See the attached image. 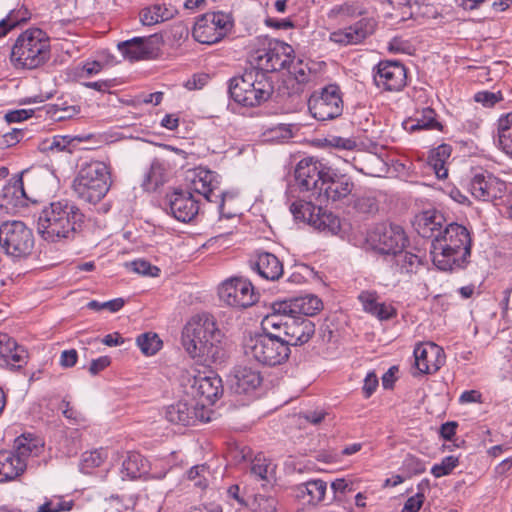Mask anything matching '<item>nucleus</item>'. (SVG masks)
<instances>
[{"mask_svg":"<svg viewBox=\"0 0 512 512\" xmlns=\"http://www.w3.org/2000/svg\"><path fill=\"white\" fill-rule=\"evenodd\" d=\"M250 266L265 280L276 281L283 275L282 262L276 255L269 252L259 253L255 260L250 261Z\"/></svg>","mask_w":512,"mask_h":512,"instance_id":"29","label":"nucleus"},{"mask_svg":"<svg viewBox=\"0 0 512 512\" xmlns=\"http://www.w3.org/2000/svg\"><path fill=\"white\" fill-rule=\"evenodd\" d=\"M168 205L171 215L181 222H189L199 212V203L191 192L175 190L168 195Z\"/></svg>","mask_w":512,"mask_h":512,"instance_id":"24","label":"nucleus"},{"mask_svg":"<svg viewBox=\"0 0 512 512\" xmlns=\"http://www.w3.org/2000/svg\"><path fill=\"white\" fill-rule=\"evenodd\" d=\"M323 308V303L319 297L313 294H306L281 301L278 309L282 312H291L292 315L314 316Z\"/></svg>","mask_w":512,"mask_h":512,"instance_id":"27","label":"nucleus"},{"mask_svg":"<svg viewBox=\"0 0 512 512\" xmlns=\"http://www.w3.org/2000/svg\"><path fill=\"white\" fill-rule=\"evenodd\" d=\"M71 139L69 136H54L50 141L46 142V146L44 147L45 150L49 151H64L68 147V145L71 143Z\"/></svg>","mask_w":512,"mask_h":512,"instance_id":"58","label":"nucleus"},{"mask_svg":"<svg viewBox=\"0 0 512 512\" xmlns=\"http://www.w3.org/2000/svg\"><path fill=\"white\" fill-rule=\"evenodd\" d=\"M408 123H411L409 130H442V124L437 120L435 111L430 107H425L417 111L415 117Z\"/></svg>","mask_w":512,"mask_h":512,"instance_id":"36","label":"nucleus"},{"mask_svg":"<svg viewBox=\"0 0 512 512\" xmlns=\"http://www.w3.org/2000/svg\"><path fill=\"white\" fill-rule=\"evenodd\" d=\"M223 392L222 380L214 375H197L191 384V394L198 398V406L213 404Z\"/></svg>","mask_w":512,"mask_h":512,"instance_id":"22","label":"nucleus"},{"mask_svg":"<svg viewBox=\"0 0 512 512\" xmlns=\"http://www.w3.org/2000/svg\"><path fill=\"white\" fill-rule=\"evenodd\" d=\"M231 98L247 107L260 105L270 98L273 86L264 73L251 71L230 81Z\"/></svg>","mask_w":512,"mask_h":512,"instance_id":"8","label":"nucleus"},{"mask_svg":"<svg viewBox=\"0 0 512 512\" xmlns=\"http://www.w3.org/2000/svg\"><path fill=\"white\" fill-rule=\"evenodd\" d=\"M9 348H10V353H7V355H4L2 357V359L12 369L22 368L27 363L28 352L26 351V349L24 347L17 345V343L15 341H14V347H9Z\"/></svg>","mask_w":512,"mask_h":512,"instance_id":"47","label":"nucleus"},{"mask_svg":"<svg viewBox=\"0 0 512 512\" xmlns=\"http://www.w3.org/2000/svg\"><path fill=\"white\" fill-rule=\"evenodd\" d=\"M327 484L323 480L314 479L295 487V497L307 504H318L324 500Z\"/></svg>","mask_w":512,"mask_h":512,"instance_id":"32","label":"nucleus"},{"mask_svg":"<svg viewBox=\"0 0 512 512\" xmlns=\"http://www.w3.org/2000/svg\"><path fill=\"white\" fill-rule=\"evenodd\" d=\"M424 499L425 496L422 492L409 497L405 502L401 512H418L423 505Z\"/></svg>","mask_w":512,"mask_h":512,"instance_id":"59","label":"nucleus"},{"mask_svg":"<svg viewBox=\"0 0 512 512\" xmlns=\"http://www.w3.org/2000/svg\"><path fill=\"white\" fill-rule=\"evenodd\" d=\"M498 139L501 149L512 156V113L499 118Z\"/></svg>","mask_w":512,"mask_h":512,"instance_id":"41","label":"nucleus"},{"mask_svg":"<svg viewBox=\"0 0 512 512\" xmlns=\"http://www.w3.org/2000/svg\"><path fill=\"white\" fill-rule=\"evenodd\" d=\"M220 299L235 308H247L257 301V294L252 283L242 277L225 280L218 289Z\"/></svg>","mask_w":512,"mask_h":512,"instance_id":"15","label":"nucleus"},{"mask_svg":"<svg viewBox=\"0 0 512 512\" xmlns=\"http://www.w3.org/2000/svg\"><path fill=\"white\" fill-rule=\"evenodd\" d=\"M209 475L210 471L206 465L193 466L186 473L187 479L193 482V485L201 490L208 486Z\"/></svg>","mask_w":512,"mask_h":512,"instance_id":"48","label":"nucleus"},{"mask_svg":"<svg viewBox=\"0 0 512 512\" xmlns=\"http://www.w3.org/2000/svg\"><path fill=\"white\" fill-rule=\"evenodd\" d=\"M148 461L138 452H129L122 463L123 477L135 479L148 472Z\"/></svg>","mask_w":512,"mask_h":512,"instance_id":"35","label":"nucleus"},{"mask_svg":"<svg viewBox=\"0 0 512 512\" xmlns=\"http://www.w3.org/2000/svg\"><path fill=\"white\" fill-rule=\"evenodd\" d=\"M328 146L338 149L352 151L356 148L357 144L353 138H345L340 136H330L326 139Z\"/></svg>","mask_w":512,"mask_h":512,"instance_id":"56","label":"nucleus"},{"mask_svg":"<svg viewBox=\"0 0 512 512\" xmlns=\"http://www.w3.org/2000/svg\"><path fill=\"white\" fill-rule=\"evenodd\" d=\"M43 444L30 434L15 439L14 451H0V482H8L19 477L26 469L27 459L39 455Z\"/></svg>","mask_w":512,"mask_h":512,"instance_id":"7","label":"nucleus"},{"mask_svg":"<svg viewBox=\"0 0 512 512\" xmlns=\"http://www.w3.org/2000/svg\"><path fill=\"white\" fill-rule=\"evenodd\" d=\"M372 316L380 321L389 320L396 316V309L391 304L381 302Z\"/></svg>","mask_w":512,"mask_h":512,"instance_id":"60","label":"nucleus"},{"mask_svg":"<svg viewBox=\"0 0 512 512\" xmlns=\"http://www.w3.org/2000/svg\"><path fill=\"white\" fill-rule=\"evenodd\" d=\"M0 247L11 257H26L34 247L33 233L22 221H5L0 225Z\"/></svg>","mask_w":512,"mask_h":512,"instance_id":"9","label":"nucleus"},{"mask_svg":"<svg viewBox=\"0 0 512 512\" xmlns=\"http://www.w3.org/2000/svg\"><path fill=\"white\" fill-rule=\"evenodd\" d=\"M245 357L264 366L281 365L289 357L290 349L279 339L276 333L250 335L244 338Z\"/></svg>","mask_w":512,"mask_h":512,"instance_id":"6","label":"nucleus"},{"mask_svg":"<svg viewBox=\"0 0 512 512\" xmlns=\"http://www.w3.org/2000/svg\"><path fill=\"white\" fill-rule=\"evenodd\" d=\"M262 381L263 378L260 371L247 365L234 367L229 378L231 389L238 394L256 390Z\"/></svg>","mask_w":512,"mask_h":512,"instance_id":"25","label":"nucleus"},{"mask_svg":"<svg viewBox=\"0 0 512 512\" xmlns=\"http://www.w3.org/2000/svg\"><path fill=\"white\" fill-rule=\"evenodd\" d=\"M110 183L108 165L102 161H91L81 167L72 188L79 199L97 203L109 191Z\"/></svg>","mask_w":512,"mask_h":512,"instance_id":"5","label":"nucleus"},{"mask_svg":"<svg viewBox=\"0 0 512 512\" xmlns=\"http://www.w3.org/2000/svg\"><path fill=\"white\" fill-rule=\"evenodd\" d=\"M186 180L188 192L203 196L208 202L218 205L221 211L224 206V191L220 188V177L216 172L198 167L189 171Z\"/></svg>","mask_w":512,"mask_h":512,"instance_id":"12","label":"nucleus"},{"mask_svg":"<svg viewBox=\"0 0 512 512\" xmlns=\"http://www.w3.org/2000/svg\"><path fill=\"white\" fill-rule=\"evenodd\" d=\"M280 305L281 302L274 303L272 313L265 316L262 320V328L267 331V333H282L286 322H288V319L292 316L291 312L280 311L281 309H278Z\"/></svg>","mask_w":512,"mask_h":512,"instance_id":"37","label":"nucleus"},{"mask_svg":"<svg viewBox=\"0 0 512 512\" xmlns=\"http://www.w3.org/2000/svg\"><path fill=\"white\" fill-rule=\"evenodd\" d=\"M471 250V238L466 227L450 223L445 226L440 238L431 242L430 254L433 264L442 271L462 268L467 263Z\"/></svg>","mask_w":512,"mask_h":512,"instance_id":"3","label":"nucleus"},{"mask_svg":"<svg viewBox=\"0 0 512 512\" xmlns=\"http://www.w3.org/2000/svg\"><path fill=\"white\" fill-rule=\"evenodd\" d=\"M178 13L176 7L170 3H154L141 9L140 21L145 26L156 25L168 21Z\"/></svg>","mask_w":512,"mask_h":512,"instance_id":"31","label":"nucleus"},{"mask_svg":"<svg viewBox=\"0 0 512 512\" xmlns=\"http://www.w3.org/2000/svg\"><path fill=\"white\" fill-rule=\"evenodd\" d=\"M376 21L373 18H362L355 24L330 33V41L339 45H356L373 34L376 29Z\"/></svg>","mask_w":512,"mask_h":512,"instance_id":"21","label":"nucleus"},{"mask_svg":"<svg viewBox=\"0 0 512 512\" xmlns=\"http://www.w3.org/2000/svg\"><path fill=\"white\" fill-rule=\"evenodd\" d=\"M155 36L134 37L130 40L118 43L117 47L123 57L130 61H138L148 58L154 52Z\"/></svg>","mask_w":512,"mask_h":512,"instance_id":"28","label":"nucleus"},{"mask_svg":"<svg viewBox=\"0 0 512 512\" xmlns=\"http://www.w3.org/2000/svg\"><path fill=\"white\" fill-rule=\"evenodd\" d=\"M50 56L49 37L39 28L22 32L11 50V62L16 68L35 69L43 65Z\"/></svg>","mask_w":512,"mask_h":512,"instance_id":"4","label":"nucleus"},{"mask_svg":"<svg viewBox=\"0 0 512 512\" xmlns=\"http://www.w3.org/2000/svg\"><path fill=\"white\" fill-rule=\"evenodd\" d=\"M136 343L143 354L150 356L158 352L162 346V341L155 333H144L137 337Z\"/></svg>","mask_w":512,"mask_h":512,"instance_id":"46","label":"nucleus"},{"mask_svg":"<svg viewBox=\"0 0 512 512\" xmlns=\"http://www.w3.org/2000/svg\"><path fill=\"white\" fill-rule=\"evenodd\" d=\"M250 472L260 480L269 481L273 476L274 466L265 457L258 455L251 462Z\"/></svg>","mask_w":512,"mask_h":512,"instance_id":"44","label":"nucleus"},{"mask_svg":"<svg viewBox=\"0 0 512 512\" xmlns=\"http://www.w3.org/2000/svg\"><path fill=\"white\" fill-rule=\"evenodd\" d=\"M27 200V195L23 187L22 178H18L12 184H8L3 189V201L13 206H23Z\"/></svg>","mask_w":512,"mask_h":512,"instance_id":"43","label":"nucleus"},{"mask_svg":"<svg viewBox=\"0 0 512 512\" xmlns=\"http://www.w3.org/2000/svg\"><path fill=\"white\" fill-rule=\"evenodd\" d=\"M366 14L364 6L358 2H345L343 4L333 6L327 13V17L331 20L338 18H354Z\"/></svg>","mask_w":512,"mask_h":512,"instance_id":"40","label":"nucleus"},{"mask_svg":"<svg viewBox=\"0 0 512 512\" xmlns=\"http://www.w3.org/2000/svg\"><path fill=\"white\" fill-rule=\"evenodd\" d=\"M72 501H64L61 497L50 499L38 507L37 512H62L72 508Z\"/></svg>","mask_w":512,"mask_h":512,"instance_id":"51","label":"nucleus"},{"mask_svg":"<svg viewBox=\"0 0 512 512\" xmlns=\"http://www.w3.org/2000/svg\"><path fill=\"white\" fill-rule=\"evenodd\" d=\"M124 300L122 298H116L107 302L100 303L96 300H92L87 304V307L96 311L107 309L110 312H117L124 306Z\"/></svg>","mask_w":512,"mask_h":512,"instance_id":"55","label":"nucleus"},{"mask_svg":"<svg viewBox=\"0 0 512 512\" xmlns=\"http://www.w3.org/2000/svg\"><path fill=\"white\" fill-rule=\"evenodd\" d=\"M130 266L134 272L145 276H157L159 272L156 266H152L145 260H135L131 262Z\"/></svg>","mask_w":512,"mask_h":512,"instance_id":"57","label":"nucleus"},{"mask_svg":"<svg viewBox=\"0 0 512 512\" xmlns=\"http://www.w3.org/2000/svg\"><path fill=\"white\" fill-rule=\"evenodd\" d=\"M378 387V378L374 372H369L365 379L363 384V393L365 398H369Z\"/></svg>","mask_w":512,"mask_h":512,"instance_id":"63","label":"nucleus"},{"mask_svg":"<svg viewBox=\"0 0 512 512\" xmlns=\"http://www.w3.org/2000/svg\"><path fill=\"white\" fill-rule=\"evenodd\" d=\"M368 242L379 253L392 255L404 249L408 239L401 226L382 223L368 234Z\"/></svg>","mask_w":512,"mask_h":512,"instance_id":"14","label":"nucleus"},{"mask_svg":"<svg viewBox=\"0 0 512 512\" xmlns=\"http://www.w3.org/2000/svg\"><path fill=\"white\" fill-rule=\"evenodd\" d=\"M277 504L278 502L274 497L258 494L253 502V510L255 512H275Z\"/></svg>","mask_w":512,"mask_h":512,"instance_id":"52","label":"nucleus"},{"mask_svg":"<svg viewBox=\"0 0 512 512\" xmlns=\"http://www.w3.org/2000/svg\"><path fill=\"white\" fill-rule=\"evenodd\" d=\"M443 222L444 217L440 213L425 211L416 217L415 229L421 237L435 242L444 231Z\"/></svg>","mask_w":512,"mask_h":512,"instance_id":"30","label":"nucleus"},{"mask_svg":"<svg viewBox=\"0 0 512 512\" xmlns=\"http://www.w3.org/2000/svg\"><path fill=\"white\" fill-rule=\"evenodd\" d=\"M223 338L214 316L203 313L193 316L185 325L182 345L199 362L221 364L228 357Z\"/></svg>","mask_w":512,"mask_h":512,"instance_id":"1","label":"nucleus"},{"mask_svg":"<svg viewBox=\"0 0 512 512\" xmlns=\"http://www.w3.org/2000/svg\"><path fill=\"white\" fill-rule=\"evenodd\" d=\"M359 301L362 304L363 310L369 314L375 313L379 302V296L376 292L362 291L358 296Z\"/></svg>","mask_w":512,"mask_h":512,"instance_id":"53","label":"nucleus"},{"mask_svg":"<svg viewBox=\"0 0 512 512\" xmlns=\"http://www.w3.org/2000/svg\"><path fill=\"white\" fill-rule=\"evenodd\" d=\"M80 111L78 106L68 105L66 102L54 104L49 111L52 118L56 121H62L72 118Z\"/></svg>","mask_w":512,"mask_h":512,"instance_id":"49","label":"nucleus"},{"mask_svg":"<svg viewBox=\"0 0 512 512\" xmlns=\"http://www.w3.org/2000/svg\"><path fill=\"white\" fill-rule=\"evenodd\" d=\"M293 48L281 41L270 40L266 47L250 55V61L260 73L275 72L288 68L293 61Z\"/></svg>","mask_w":512,"mask_h":512,"instance_id":"10","label":"nucleus"},{"mask_svg":"<svg viewBox=\"0 0 512 512\" xmlns=\"http://www.w3.org/2000/svg\"><path fill=\"white\" fill-rule=\"evenodd\" d=\"M355 208L364 214H374L378 211V202L371 195H364L355 201Z\"/></svg>","mask_w":512,"mask_h":512,"instance_id":"54","label":"nucleus"},{"mask_svg":"<svg viewBox=\"0 0 512 512\" xmlns=\"http://www.w3.org/2000/svg\"><path fill=\"white\" fill-rule=\"evenodd\" d=\"M80 209L68 201L52 202L38 217L37 231L47 242L73 240L83 223Z\"/></svg>","mask_w":512,"mask_h":512,"instance_id":"2","label":"nucleus"},{"mask_svg":"<svg viewBox=\"0 0 512 512\" xmlns=\"http://www.w3.org/2000/svg\"><path fill=\"white\" fill-rule=\"evenodd\" d=\"M354 183L343 174H337L329 168L324 174L316 199L320 202H336L348 197L353 191Z\"/></svg>","mask_w":512,"mask_h":512,"instance_id":"16","label":"nucleus"},{"mask_svg":"<svg viewBox=\"0 0 512 512\" xmlns=\"http://www.w3.org/2000/svg\"><path fill=\"white\" fill-rule=\"evenodd\" d=\"M165 417L169 422L182 426L193 425L198 420L204 421L203 409L198 408V403L187 401H179L168 406Z\"/></svg>","mask_w":512,"mask_h":512,"instance_id":"26","label":"nucleus"},{"mask_svg":"<svg viewBox=\"0 0 512 512\" xmlns=\"http://www.w3.org/2000/svg\"><path fill=\"white\" fill-rule=\"evenodd\" d=\"M311 226L319 231L337 234L340 231V219L333 213L323 211L321 207H318L317 215L312 220Z\"/></svg>","mask_w":512,"mask_h":512,"instance_id":"39","label":"nucleus"},{"mask_svg":"<svg viewBox=\"0 0 512 512\" xmlns=\"http://www.w3.org/2000/svg\"><path fill=\"white\" fill-rule=\"evenodd\" d=\"M470 193L481 201H494L506 191V183L491 174H476L469 184Z\"/></svg>","mask_w":512,"mask_h":512,"instance_id":"20","label":"nucleus"},{"mask_svg":"<svg viewBox=\"0 0 512 512\" xmlns=\"http://www.w3.org/2000/svg\"><path fill=\"white\" fill-rule=\"evenodd\" d=\"M406 78L405 67L397 61H382L374 68V83L386 91H400Z\"/></svg>","mask_w":512,"mask_h":512,"instance_id":"18","label":"nucleus"},{"mask_svg":"<svg viewBox=\"0 0 512 512\" xmlns=\"http://www.w3.org/2000/svg\"><path fill=\"white\" fill-rule=\"evenodd\" d=\"M107 457V451L104 449H96L94 451L85 452L80 463V470L84 474H89L91 469L99 467Z\"/></svg>","mask_w":512,"mask_h":512,"instance_id":"45","label":"nucleus"},{"mask_svg":"<svg viewBox=\"0 0 512 512\" xmlns=\"http://www.w3.org/2000/svg\"><path fill=\"white\" fill-rule=\"evenodd\" d=\"M315 332L314 324L306 318L292 315L282 333H276L279 335V339L287 345L297 346L307 343Z\"/></svg>","mask_w":512,"mask_h":512,"instance_id":"23","label":"nucleus"},{"mask_svg":"<svg viewBox=\"0 0 512 512\" xmlns=\"http://www.w3.org/2000/svg\"><path fill=\"white\" fill-rule=\"evenodd\" d=\"M168 180V170L164 162L154 159L150 168L143 176L142 188L147 192H153Z\"/></svg>","mask_w":512,"mask_h":512,"instance_id":"33","label":"nucleus"},{"mask_svg":"<svg viewBox=\"0 0 512 512\" xmlns=\"http://www.w3.org/2000/svg\"><path fill=\"white\" fill-rule=\"evenodd\" d=\"M394 260V269L399 274H412L417 271L421 264V259L404 249L392 254Z\"/></svg>","mask_w":512,"mask_h":512,"instance_id":"38","label":"nucleus"},{"mask_svg":"<svg viewBox=\"0 0 512 512\" xmlns=\"http://www.w3.org/2000/svg\"><path fill=\"white\" fill-rule=\"evenodd\" d=\"M25 18L18 19L14 12L8 14L5 18L0 20V38L5 36L11 29L17 26L20 21H24Z\"/></svg>","mask_w":512,"mask_h":512,"instance_id":"61","label":"nucleus"},{"mask_svg":"<svg viewBox=\"0 0 512 512\" xmlns=\"http://www.w3.org/2000/svg\"><path fill=\"white\" fill-rule=\"evenodd\" d=\"M308 109L311 115L319 121L337 118L343 111L340 88L331 84L314 92L308 100Z\"/></svg>","mask_w":512,"mask_h":512,"instance_id":"13","label":"nucleus"},{"mask_svg":"<svg viewBox=\"0 0 512 512\" xmlns=\"http://www.w3.org/2000/svg\"><path fill=\"white\" fill-rule=\"evenodd\" d=\"M458 464H459L458 457L447 456L442 459L441 463L435 464L432 467L431 473L436 478H440V477L450 474L453 471V469H455L458 466Z\"/></svg>","mask_w":512,"mask_h":512,"instance_id":"50","label":"nucleus"},{"mask_svg":"<svg viewBox=\"0 0 512 512\" xmlns=\"http://www.w3.org/2000/svg\"><path fill=\"white\" fill-rule=\"evenodd\" d=\"M232 26L230 14L222 11L207 12L197 19L192 34L197 42L211 45L222 40Z\"/></svg>","mask_w":512,"mask_h":512,"instance_id":"11","label":"nucleus"},{"mask_svg":"<svg viewBox=\"0 0 512 512\" xmlns=\"http://www.w3.org/2000/svg\"><path fill=\"white\" fill-rule=\"evenodd\" d=\"M452 148L448 144H441L433 149L427 159V165L431 168L438 179H445L448 176L447 163L451 156Z\"/></svg>","mask_w":512,"mask_h":512,"instance_id":"34","label":"nucleus"},{"mask_svg":"<svg viewBox=\"0 0 512 512\" xmlns=\"http://www.w3.org/2000/svg\"><path fill=\"white\" fill-rule=\"evenodd\" d=\"M328 170L329 168L324 167L318 160L304 158L298 162L295 168V180L301 190L311 191L316 198L324 174Z\"/></svg>","mask_w":512,"mask_h":512,"instance_id":"17","label":"nucleus"},{"mask_svg":"<svg viewBox=\"0 0 512 512\" xmlns=\"http://www.w3.org/2000/svg\"><path fill=\"white\" fill-rule=\"evenodd\" d=\"M415 367L422 374H433L445 363L443 349L435 343L418 344L414 349Z\"/></svg>","mask_w":512,"mask_h":512,"instance_id":"19","label":"nucleus"},{"mask_svg":"<svg viewBox=\"0 0 512 512\" xmlns=\"http://www.w3.org/2000/svg\"><path fill=\"white\" fill-rule=\"evenodd\" d=\"M474 98L476 102L482 103L484 106H493L495 103L502 100L500 93L488 91L478 92Z\"/></svg>","mask_w":512,"mask_h":512,"instance_id":"62","label":"nucleus"},{"mask_svg":"<svg viewBox=\"0 0 512 512\" xmlns=\"http://www.w3.org/2000/svg\"><path fill=\"white\" fill-rule=\"evenodd\" d=\"M317 209L318 207L312 204L311 201L296 200L290 205V212L294 216V219L308 223L309 225L312 224V220L316 217Z\"/></svg>","mask_w":512,"mask_h":512,"instance_id":"42","label":"nucleus"},{"mask_svg":"<svg viewBox=\"0 0 512 512\" xmlns=\"http://www.w3.org/2000/svg\"><path fill=\"white\" fill-rule=\"evenodd\" d=\"M404 466L412 474H421L426 470L424 462L413 456L405 459Z\"/></svg>","mask_w":512,"mask_h":512,"instance_id":"64","label":"nucleus"}]
</instances>
